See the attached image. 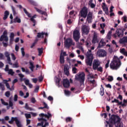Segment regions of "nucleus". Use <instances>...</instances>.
<instances>
[{"label":"nucleus","instance_id":"obj_1","mask_svg":"<svg viewBox=\"0 0 127 127\" xmlns=\"http://www.w3.org/2000/svg\"><path fill=\"white\" fill-rule=\"evenodd\" d=\"M39 116L41 118H38V120L39 122H42L41 123H38L37 126L41 127L42 126V127H46L48 125V123H46L47 120H48V115L42 113Z\"/></svg>","mask_w":127,"mask_h":127},{"label":"nucleus","instance_id":"obj_2","mask_svg":"<svg viewBox=\"0 0 127 127\" xmlns=\"http://www.w3.org/2000/svg\"><path fill=\"white\" fill-rule=\"evenodd\" d=\"M121 65H122L121 60L116 58L111 63L110 67L112 70H118L121 67Z\"/></svg>","mask_w":127,"mask_h":127},{"label":"nucleus","instance_id":"obj_3","mask_svg":"<svg viewBox=\"0 0 127 127\" xmlns=\"http://www.w3.org/2000/svg\"><path fill=\"white\" fill-rule=\"evenodd\" d=\"M86 56L87 57L85 61L86 65L87 66H92L93 60H94V57L93 56V54H92V51L91 50H88L86 54Z\"/></svg>","mask_w":127,"mask_h":127},{"label":"nucleus","instance_id":"obj_4","mask_svg":"<svg viewBox=\"0 0 127 127\" xmlns=\"http://www.w3.org/2000/svg\"><path fill=\"white\" fill-rule=\"evenodd\" d=\"M109 122L116 125L117 123H121V118L117 115H112L109 119Z\"/></svg>","mask_w":127,"mask_h":127},{"label":"nucleus","instance_id":"obj_5","mask_svg":"<svg viewBox=\"0 0 127 127\" xmlns=\"http://www.w3.org/2000/svg\"><path fill=\"white\" fill-rule=\"evenodd\" d=\"M79 15L83 18H86L88 15V8L86 6L83 7L79 12Z\"/></svg>","mask_w":127,"mask_h":127},{"label":"nucleus","instance_id":"obj_6","mask_svg":"<svg viewBox=\"0 0 127 127\" xmlns=\"http://www.w3.org/2000/svg\"><path fill=\"white\" fill-rule=\"evenodd\" d=\"M80 31L78 30H76L73 31V38L76 42H78L80 40Z\"/></svg>","mask_w":127,"mask_h":127},{"label":"nucleus","instance_id":"obj_7","mask_svg":"<svg viewBox=\"0 0 127 127\" xmlns=\"http://www.w3.org/2000/svg\"><path fill=\"white\" fill-rule=\"evenodd\" d=\"M0 41H5L7 42L8 41V37H7V30H5L3 34L0 37Z\"/></svg>","mask_w":127,"mask_h":127},{"label":"nucleus","instance_id":"obj_8","mask_svg":"<svg viewBox=\"0 0 127 127\" xmlns=\"http://www.w3.org/2000/svg\"><path fill=\"white\" fill-rule=\"evenodd\" d=\"M97 55L100 58L106 57L107 56V52L104 49L98 50L97 52Z\"/></svg>","mask_w":127,"mask_h":127},{"label":"nucleus","instance_id":"obj_9","mask_svg":"<svg viewBox=\"0 0 127 127\" xmlns=\"http://www.w3.org/2000/svg\"><path fill=\"white\" fill-rule=\"evenodd\" d=\"M73 45V40L71 39L67 38L64 42V47L66 48H70V46Z\"/></svg>","mask_w":127,"mask_h":127},{"label":"nucleus","instance_id":"obj_10","mask_svg":"<svg viewBox=\"0 0 127 127\" xmlns=\"http://www.w3.org/2000/svg\"><path fill=\"white\" fill-rule=\"evenodd\" d=\"M76 79L80 82V84H83L85 82V74H79Z\"/></svg>","mask_w":127,"mask_h":127},{"label":"nucleus","instance_id":"obj_11","mask_svg":"<svg viewBox=\"0 0 127 127\" xmlns=\"http://www.w3.org/2000/svg\"><path fill=\"white\" fill-rule=\"evenodd\" d=\"M117 34L118 37H122L124 35V33H123V30L122 29H118L116 30V33L114 34V37L115 38L117 37Z\"/></svg>","mask_w":127,"mask_h":127},{"label":"nucleus","instance_id":"obj_12","mask_svg":"<svg viewBox=\"0 0 127 127\" xmlns=\"http://www.w3.org/2000/svg\"><path fill=\"white\" fill-rule=\"evenodd\" d=\"M4 55L7 58V61H8V64L9 65H12V63H11V60H10V54L8 52H5L4 53Z\"/></svg>","mask_w":127,"mask_h":127},{"label":"nucleus","instance_id":"obj_13","mask_svg":"<svg viewBox=\"0 0 127 127\" xmlns=\"http://www.w3.org/2000/svg\"><path fill=\"white\" fill-rule=\"evenodd\" d=\"M86 21L88 23H92V19L93 18V13L92 12H89L87 16Z\"/></svg>","mask_w":127,"mask_h":127},{"label":"nucleus","instance_id":"obj_14","mask_svg":"<svg viewBox=\"0 0 127 127\" xmlns=\"http://www.w3.org/2000/svg\"><path fill=\"white\" fill-rule=\"evenodd\" d=\"M99 66H100V62H99V61L94 60L93 63V70H97Z\"/></svg>","mask_w":127,"mask_h":127},{"label":"nucleus","instance_id":"obj_15","mask_svg":"<svg viewBox=\"0 0 127 127\" xmlns=\"http://www.w3.org/2000/svg\"><path fill=\"white\" fill-rule=\"evenodd\" d=\"M63 86L64 88H69L70 86V82L67 79H64L63 80Z\"/></svg>","mask_w":127,"mask_h":127},{"label":"nucleus","instance_id":"obj_16","mask_svg":"<svg viewBox=\"0 0 127 127\" xmlns=\"http://www.w3.org/2000/svg\"><path fill=\"white\" fill-rule=\"evenodd\" d=\"M89 30H90L89 29V28L86 26H84L82 28L83 34H86V35H88V34H89V32H90Z\"/></svg>","mask_w":127,"mask_h":127},{"label":"nucleus","instance_id":"obj_17","mask_svg":"<svg viewBox=\"0 0 127 127\" xmlns=\"http://www.w3.org/2000/svg\"><path fill=\"white\" fill-rule=\"evenodd\" d=\"M64 71L65 75H66V76H69V75H70V72H69V67L68 66V65L65 64L64 66Z\"/></svg>","mask_w":127,"mask_h":127},{"label":"nucleus","instance_id":"obj_18","mask_svg":"<svg viewBox=\"0 0 127 127\" xmlns=\"http://www.w3.org/2000/svg\"><path fill=\"white\" fill-rule=\"evenodd\" d=\"M93 44H96V43H99V39H98V36L94 35L93 39L92 40Z\"/></svg>","mask_w":127,"mask_h":127},{"label":"nucleus","instance_id":"obj_19","mask_svg":"<svg viewBox=\"0 0 127 127\" xmlns=\"http://www.w3.org/2000/svg\"><path fill=\"white\" fill-rule=\"evenodd\" d=\"M119 42L120 44H125V43H127V37H124L122 39H121Z\"/></svg>","mask_w":127,"mask_h":127},{"label":"nucleus","instance_id":"obj_20","mask_svg":"<svg viewBox=\"0 0 127 127\" xmlns=\"http://www.w3.org/2000/svg\"><path fill=\"white\" fill-rule=\"evenodd\" d=\"M44 35H45V36H47L48 35V34H47V33L44 32L38 33V35L37 36L38 38H42V37H43Z\"/></svg>","mask_w":127,"mask_h":127},{"label":"nucleus","instance_id":"obj_21","mask_svg":"<svg viewBox=\"0 0 127 127\" xmlns=\"http://www.w3.org/2000/svg\"><path fill=\"white\" fill-rule=\"evenodd\" d=\"M15 124L17 127H22V125L21 124V122L18 119V118L17 117L16 119H15Z\"/></svg>","mask_w":127,"mask_h":127},{"label":"nucleus","instance_id":"obj_22","mask_svg":"<svg viewBox=\"0 0 127 127\" xmlns=\"http://www.w3.org/2000/svg\"><path fill=\"white\" fill-rule=\"evenodd\" d=\"M60 64H64L65 63V60L64 57L62 55V53H61L60 56Z\"/></svg>","mask_w":127,"mask_h":127},{"label":"nucleus","instance_id":"obj_23","mask_svg":"<svg viewBox=\"0 0 127 127\" xmlns=\"http://www.w3.org/2000/svg\"><path fill=\"white\" fill-rule=\"evenodd\" d=\"M85 72L88 73L87 79H94V75H91V73H90V71H89V70H88V69H85Z\"/></svg>","mask_w":127,"mask_h":127},{"label":"nucleus","instance_id":"obj_24","mask_svg":"<svg viewBox=\"0 0 127 127\" xmlns=\"http://www.w3.org/2000/svg\"><path fill=\"white\" fill-rule=\"evenodd\" d=\"M102 9L106 15H109V14H110L109 13V8H108V7H104V6H102Z\"/></svg>","mask_w":127,"mask_h":127},{"label":"nucleus","instance_id":"obj_25","mask_svg":"<svg viewBox=\"0 0 127 127\" xmlns=\"http://www.w3.org/2000/svg\"><path fill=\"white\" fill-rule=\"evenodd\" d=\"M36 10H37V11L39 12V13H40L41 14H43L44 15H46V16H47V13H46V12L43 11L37 8H36Z\"/></svg>","mask_w":127,"mask_h":127},{"label":"nucleus","instance_id":"obj_26","mask_svg":"<svg viewBox=\"0 0 127 127\" xmlns=\"http://www.w3.org/2000/svg\"><path fill=\"white\" fill-rule=\"evenodd\" d=\"M36 18V15H34L30 19L31 21H32L33 23H34L33 24V26H35V24H36V21L35 20V19H34V18Z\"/></svg>","mask_w":127,"mask_h":127},{"label":"nucleus","instance_id":"obj_27","mask_svg":"<svg viewBox=\"0 0 127 127\" xmlns=\"http://www.w3.org/2000/svg\"><path fill=\"white\" fill-rule=\"evenodd\" d=\"M13 22L14 23H16V22L18 23H20V22H21V20H20V18L18 17V16H16V17L14 19Z\"/></svg>","mask_w":127,"mask_h":127},{"label":"nucleus","instance_id":"obj_28","mask_svg":"<svg viewBox=\"0 0 127 127\" xmlns=\"http://www.w3.org/2000/svg\"><path fill=\"white\" fill-rule=\"evenodd\" d=\"M7 82H8L7 80H5V79L3 80V83H4V84H5L6 88L7 89H9H9L10 88V86H9V84Z\"/></svg>","mask_w":127,"mask_h":127},{"label":"nucleus","instance_id":"obj_29","mask_svg":"<svg viewBox=\"0 0 127 127\" xmlns=\"http://www.w3.org/2000/svg\"><path fill=\"white\" fill-rule=\"evenodd\" d=\"M29 64L30 66H29V69H30L31 71H32V72H33L34 71V65H33V63L30 62H29Z\"/></svg>","mask_w":127,"mask_h":127},{"label":"nucleus","instance_id":"obj_30","mask_svg":"<svg viewBox=\"0 0 127 127\" xmlns=\"http://www.w3.org/2000/svg\"><path fill=\"white\" fill-rule=\"evenodd\" d=\"M9 37H10V42H12V41H13V39H14V33L12 32L10 34Z\"/></svg>","mask_w":127,"mask_h":127},{"label":"nucleus","instance_id":"obj_31","mask_svg":"<svg viewBox=\"0 0 127 127\" xmlns=\"http://www.w3.org/2000/svg\"><path fill=\"white\" fill-rule=\"evenodd\" d=\"M105 44H106V43L104 42H100L99 43L98 48H102V47H104V46H105Z\"/></svg>","mask_w":127,"mask_h":127},{"label":"nucleus","instance_id":"obj_32","mask_svg":"<svg viewBox=\"0 0 127 127\" xmlns=\"http://www.w3.org/2000/svg\"><path fill=\"white\" fill-rule=\"evenodd\" d=\"M17 117H12L10 121H8L9 124L12 125L14 122H15V120H16Z\"/></svg>","mask_w":127,"mask_h":127},{"label":"nucleus","instance_id":"obj_33","mask_svg":"<svg viewBox=\"0 0 127 127\" xmlns=\"http://www.w3.org/2000/svg\"><path fill=\"white\" fill-rule=\"evenodd\" d=\"M22 72H25L26 74H29L30 72H29V70L27 68H26L25 69V68H24V67H21V68Z\"/></svg>","mask_w":127,"mask_h":127},{"label":"nucleus","instance_id":"obj_34","mask_svg":"<svg viewBox=\"0 0 127 127\" xmlns=\"http://www.w3.org/2000/svg\"><path fill=\"white\" fill-rule=\"evenodd\" d=\"M38 51L39 52V56H41V55L43 53V48H38Z\"/></svg>","mask_w":127,"mask_h":127},{"label":"nucleus","instance_id":"obj_35","mask_svg":"<svg viewBox=\"0 0 127 127\" xmlns=\"http://www.w3.org/2000/svg\"><path fill=\"white\" fill-rule=\"evenodd\" d=\"M10 65H12L13 68H18V67H19V65H18V63L17 62H15V63L13 64L12 63V64Z\"/></svg>","mask_w":127,"mask_h":127},{"label":"nucleus","instance_id":"obj_36","mask_svg":"<svg viewBox=\"0 0 127 127\" xmlns=\"http://www.w3.org/2000/svg\"><path fill=\"white\" fill-rule=\"evenodd\" d=\"M23 11L28 16V17H31V14L27 12V10L25 8H23Z\"/></svg>","mask_w":127,"mask_h":127},{"label":"nucleus","instance_id":"obj_37","mask_svg":"<svg viewBox=\"0 0 127 127\" xmlns=\"http://www.w3.org/2000/svg\"><path fill=\"white\" fill-rule=\"evenodd\" d=\"M8 74L11 75V76H13V75H14V72L12 69H9L8 71Z\"/></svg>","mask_w":127,"mask_h":127},{"label":"nucleus","instance_id":"obj_38","mask_svg":"<svg viewBox=\"0 0 127 127\" xmlns=\"http://www.w3.org/2000/svg\"><path fill=\"white\" fill-rule=\"evenodd\" d=\"M112 36V31H110L107 35V37L108 39H111Z\"/></svg>","mask_w":127,"mask_h":127},{"label":"nucleus","instance_id":"obj_39","mask_svg":"<svg viewBox=\"0 0 127 127\" xmlns=\"http://www.w3.org/2000/svg\"><path fill=\"white\" fill-rule=\"evenodd\" d=\"M100 94L101 96H104L105 95V91L104 88H100Z\"/></svg>","mask_w":127,"mask_h":127},{"label":"nucleus","instance_id":"obj_40","mask_svg":"<svg viewBox=\"0 0 127 127\" xmlns=\"http://www.w3.org/2000/svg\"><path fill=\"white\" fill-rule=\"evenodd\" d=\"M25 117H26V119H27V120H28V119H31V115H30V114H25Z\"/></svg>","mask_w":127,"mask_h":127},{"label":"nucleus","instance_id":"obj_41","mask_svg":"<svg viewBox=\"0 0 127 127\" xmlns=\"http://www.w3.org/2000/svg\"><path fill=\"white\" fill-rule=\"evenodd\" d=\"M127 100L124 99L123 104H122V107H127Z\"/></svg>","mask_w":127,"mask_h":127},{"label":"nucleus","instance_id":"obj_42","mask_svg":"<svg viewBox=\"0 0 127 127\" xmlns=\"http://www.w3.org/2000/svg\"><path fill=\"white\" fill-rule=\"evenodd\" d=\"M25 108H26V110H29V111H32V108L28 107V104H27V103L25 104Z\"/></svg>","mask_w":127,"mask_h":127},{"label":"nucleus","instance_id":"obj_43","mask_svg":"<svg viewBox=\"0 0 127 127\" xmlns=\"http://www.w3.org/2000/svg\"><path fill=\"white\" fill-rule=\"evenodd\" d=\"M44 107H39V110H43V109H45V108H47V104L45 103V102L43 103Z\"/></svg>","mask_w":127,"mask_h":127},{"label":"nucleus","instance_id":"obj_44","mask_svg":"<svg viewBox=\"0 0 127 127\" xmlns=\"http://www.w3.org/2000/svg\"><path fill=\"white\" fill-rule=\"evenodd\" d=\"M106 123H107V125H109V127H114V123H111V122H110V121H109V122L108 121H106Z\"/></svg>","mask_w":127,"mask_h":127},{"label":"nucleus","instance_id":"obj_45","mask_svg":"<svg viewBox=\"0 0 127 127\" xmlns=\"http://www.w3.org/2000/svg\"><path fill=\"white\" fill-rule=\"evenodd\" d=\"M49 101H50L51 104H53V97L50 96L48 97Z\"/></svg>","mask_w":127,"mask_h":127},{"label":"nucleus","instance_id":"obj_46","mask_svg":"<svg viewBox=\"0 0 127 127\" xmlns=\"http://www.w3.org/2000/svg\"><path fill=\"white\" fill-rule=\"evenodd\" d=\"M108 80L109 82H112V81H114V77L112 76H109Z\"/></svg>","mask_w":127,"mask_h":127},{"label":"nucleus","instance_id":"obj_47","mask_svg":"<svg viewBox=\"0 0 127 127\" xmlns=\"http://www.w3.org/2000/svg\"><path fill=\"white\" fill-rule=\"evenodd\" d=\"M1 102L2 105H4V106H8V103L7 102H5L4 100H3L2 99H1Z\"/></svg>","mask_w":127,"mask_h":127},{"label":"nucleus","instance_id":"obj_48","mask_svg":"<svg viewBox=\"0 0 127 127\" xmlns=\"http://www.w3.org/2000/svg\"><path fill=\"white\" fill-rule=\"evenodd\" d=\"M72 121V118L70 117H67L65 119L66 123H70Z\"/></svg>","mask_w":127,"mask_h":127},{"label":"nucleus","instance_id":"obj_49","mask_svg":"<svg viewBox=\"0 0 127 127\" xmlns=\"http://www.w3.org/2000/svg\"><path fill=\"white\" fill-rule=\"evenodd\" d=\"M21 51L22 57H24L25 55V52H24V48H21Z\"/></svg>","mask_w":127,"mask_h":127},{"label":"nucleus","instance_id":"obj_50","mask_svg":"<svg viewBox=\"0 0 127 127\" xmlns=\"http://www.w3.org/2000/svg\"><path fill=\"white\" fill-rule=\"evenodd\" d=\"M117 124H116L115 125L116 127H123V126L122 125V124H121V122H117Z\"/></svg>","mask_w":127,"mask_h":127},{"label":"nucleus","instance_id":"obj_51","mask_svg":"<svg viewBox=\"0 0 127 127\" xmlns=\"http://www.w3.org/2000/svg\"><path fill=\"white\" fill-rule=\"evenodd\" d=\"M0 60H4V56L0 53Z\"/></svg>","mask_w":127,"mask_h":127},{"label":"nucleus","instance_id":"obj_52","mask_svg":"<svg viewBox=\"0 0 127 127\" xmlns=\"http://www.w3.org/2000/svg\"><path fill=\"white\" fill-rule=\"evenodd\" d=\"M5 96L7 97V98H9V96H10V92L7 91L5 93Z\"/></svg>","mask_w":127,"mask_h":127},{"label":"nucleus","instance_id":"obj_53","mask_svg":"<svg viewBox=\"0 0 127 127\" xmlns=\"http://www.w3.org/2000/svg\"><path fill=\"white\" fill-rule=\"evenodd\" d=\"M0 88H1L2 91H4V85L1 83H0Z\"/></svg>","mask_w":127,"mask_h":127},{"label":"nucleus","instance_id":"obj_54","mask_svg":"<svg viewBox=\"0 0 127 127\" xmlns=\"http://www.w3.org/2000/svg\"><path fill=\"white\" fill-rule=\"evenodd\" d=\"M11 56L12 57V60H13L14 61L16 59V57H15V56L14 55V54L11 53Z\"/></svg>","mask_w":127,"mask_h":127},{"label":"nucleus","instance_id":"obj_55","mask_svg":"<svg viewBox=\"0 0 127 127\" xmlns=\"http://www.w3.org/2000/svg\"><path fill=\"white\" fill-rule=\"evenodd\" d=\"M96 70H97V71H99V72H103V67L102 66H99L97 67Z\"/></svg>","mask_w":127,"mask_h":127},{"label":"nucleus","instance_id":"obj_56","mask_svg":"<svg viewBox=\"0 0 127 127\" xmlns=\"http://www.w3.org/2000/svg\"><path fill=\"white\" fill-rule=\"evenodd\" d=\"M9 70V68L8 64H6L5 66V68H4V70L5 71V72H8Z\"/></svg>","mask_w":127,"mask_h":127},{"label":"nucleus","instance_id":"obj_57","mask_svg":"<svg viewBox=\"0 0 127 127\" xmlns=\"http://www.w3.org/2000/svg\"><path fill=\"white\" fill-rule=\"evenodd\" d=\"M88 80L91 84H95L96 83L95 79L91 80V79H88Z\"/></svg>","mask_w":127,"mask_h":127},{"label":"nucleus","instance_id":"obj_58","mask_svg":"<svg viewBox=\"0 0 127 127\" xmlns=\"http://www.w3.org/2000/svg\"><path fill=\"white\" fill-rule=\"evenodd\" d=\"M100 26L101 28H102V29H104V28H105V27H106V24L105 23L100 24Z\"/></svg>","mask_w":127,"mask_h":127},{"label":"nucleus","instance_id":"obj_59","mask_svg":"<svg viewBox=\"0 0 127 127\" xmlns=\"http://www.w3.org/2000/svg\"><path fill=\"white\" fill-rule=\"evenodd\" d=\"M89 4L90 5L91 8H95V7H96V4H94L93 3Z\"/></svg>","mask_w":127,"mask_h":127},{"label":"nucleus","instance_id":"obj_60","mask_svg":"<svg viewBox=\"0 0 127 127\" xmlns=\"http://www.w3.org/2000/svg\"><path fill=\"white\" fill-rule=\"evenodd\" d=\"M72 72L73 74H76L77 73V68L73 67L72 68Z\"/></svg>","mask_w":127,"mask_h":127},{"label":"nucleus","instance_id":"obj_61","mask_svg":"<svg viewBox=\"0 0 127 127\" xmlns=\"http://www.w3.org/2000/svg\"><path fill=\"white\" fill-rule=\"evenodd\" d=\"M39 90V86H37L35 88V90H34V92L35 93H38Z\"/></svg>","mask_w":127,"mask_h":127},{"label":"nucleus","instance_id":"obj_62","mask_svg":"<svg viewBox=\"0 0 127 127\" xmlns=\"http://www.w3.org/2000/svg\"><path fill=\"white\" fill-rule=\"evenodd\" d=\"M85 43L86 47H89V45H90V42L87 40L85 42Z\"/></svg>","mask_w":127,"mask_h":127},{"label":"nucleus","instance_id":"obj_63","mask_svg":"<svg viewBox=\"0 0 127 127\" xmlns=\"http://www.w3.org/2000/svg\"><path fill=\"white\" fill-rule=\"evenodd\" d=\"M18 98V97L17 96V95L15 94L14 96V102H17Z\"/></svg>","mask_w":127,"mask_h":127},{"label":"nucleus","instance_id":"obj_64","mask_svg":"<svg viewBox=\"0 0 127 127\" xmlns=\"http://www.w3.org/2000/svg\"><path fill=\"white\" fill-rule=\"evenodd\" d=\"M123 21H124V22H127V16H123Z\"/></svg>","mask_w":127,"mask_h":127}]
</instances>
